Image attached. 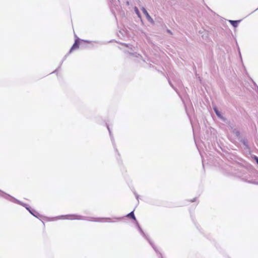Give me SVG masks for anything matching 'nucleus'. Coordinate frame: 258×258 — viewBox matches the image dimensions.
<instances>
[{"label":"nucleus","mask_w":258,"mask_h":258,"mask_svg":"<svg viewBox=\"0 0 258 258\" xmlns=\"http://www.w3.org/2000/svg\"><path fill=\"white\" fill-rule=\"evenodd\" d=\"M62 219L69 220H81L82 219V216L77 215H69L61 216Z\"/></svg>","instance_id":"1"},{"label":"nucleus","mask_w":258,"mask_h":258,"mask_svg":"<svg viewBox=\"0 0 258 258\" xmlns=\"http://www.w3.org/2000/svg\"><path fill=\"white\" fill-rule=\"evenodd\" d=\"M80 41L79 40L76 39L72 47H71L70 52H71L73 51L76 50L79 48Z\"/></svg>","instance_id":"2"},{"label":"nucleus","mask_w":258,"mask_h":258,"mask_svg":"<svg viewBox=\"0 0 258 258\" xmlns=\"http://www.w3.org/2000/svg\"><path fill=\"white\" fill-rule=\"evenodd\" d=\"M142 10L143 11V13L145 15L147 19L150 21H153V19L150 17L149 14H148V12L146 11V10L144 8H142Z\"/></svg>","instance_id":"3"},{"label":"nucleus","mask_w":258,"mask_h":258,"mask_svg":"<svg viewBox=\"0 0 258 258\" xmlns=\"http://www.w3.org/2000/svg\"><path fill=\"white\" fill-rule=\"evenodd\" d=\"M240 22V20L238 21H233V20H230L229 22L230 24L234 27H237L239 23Z\"/></svg>","instance_id":"4"},{"label":"nucleus","mask_w":258,"mask_h":258,"mask_svg":"<svg viewBox=\"0 0 258 258\" xmlns=\"http://www.w3.org/2000/svg\"><path fill=\"white\" fill-rule=\"evenodd\" d=\"M127 217H128V218H132L133 219H134V220H136V218L135 217V215H134V212H131L130 213H129L127 215Z\"/></svg>","instance_id":"5"},{"label":"nucleus","mask_w":258,"mask_h":258,"mask_svg":"<svg viewBox=\"0 0 258 258\" xmlns=\"http://www.w3.org/2000/svg\"><path fill=\"white\" fill-rule=\"evenodd\" d=\"M135 11L136 13L138 15V16L139 17H141V15H140L139 10H138V9L137 7L135 8Z\"/></svg>","instance_id":"6"},{"label":"nucleus","mask_w":258,"mask_h":258,"mask_svg":"<svg viewBox=\"0 0 258 258\" xmlns=\"http://www.w3.org/2000/svg\"><path fill=\"white\" fill-rule=\"evenodd\" d=\"M214 110L215 111V113H216V114L219 116V117H220V112L218 111V110H217V109L216 108H214Z\"/></svg>","instance_id":"7"},{"label":"nucleus","mask_w":258,"mask_h":258,"mask_svg":"<svg viewBox=\"0 0 258 258\" xmlns=\"http://www.w3.org/2000/svg\"><path fill=\"white\" fill-rule=\"evenodd\" d=\"M254 159L255 160V161H256V163H257L258 164V157H256V156H255L254 157Z\"/></svg>","instance_id":"8"}]
</instances>
